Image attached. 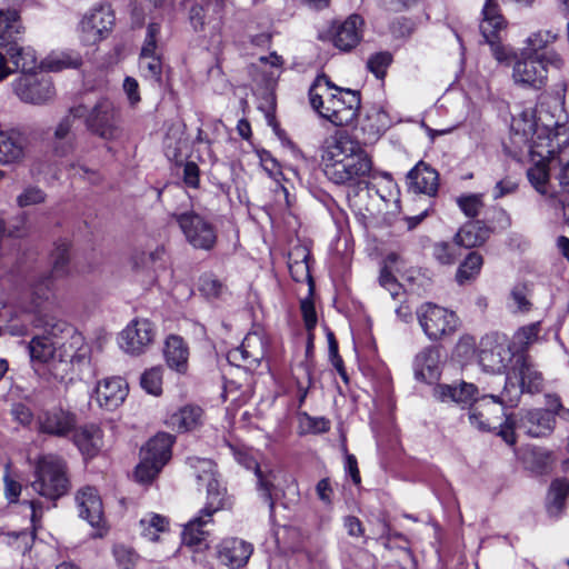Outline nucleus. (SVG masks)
<instances>
[{
    "instance_id": "obj_1",
    "label": "nucleus",
    "mask_w": 569,
    "mask_h": 569,
    "mask_svg": "<svg viewBox=\"0 0 569 569\" xmlns=\"http://www.w3.org/2000/svg\"><path fill=\"white\" fill-rule=\"evenodd\" d=\"M58 308V301L53 292L52 276H43L32 286L31 301L26 311L32 316L34 328L42 330L41 335L34 336L28 343L31 361L43 365L48 380L51 378V366L57 359L59 336L52 330L54 322H61L53 311Z\"/></svg>"
},
{
    "instance_id": "obj_2",
    "label": "nucleus",
    "mask_w": 569,
    "mask_h": 569,
    "mask_svg": "<svg viewBox=\"0 0 569 569\" xmlns=\"http://www.w3.org/2000/svg\"><path fill=\"white\" fill-rule=\"evenodd\" d=\"M512 129L529 142V152L536 160V166L527 172L529 181L538 192L546 193L549 181L547 163L556 161V148L569 144V123L557 121L553 127L539 126L532 113L525 111L519 119H513Z\"/></svg>"
},
{
    "instance_id": "obj_3",
    "label": "nucleus",
    "mask_w": 569,
    "mask_h": 569,
    "mask_svg": "<svg viewBox=\"0 0 569 569\" xmlns=\"http://www.w3.org/2000/svg\"><path fill=\"white\" fill-rule=\"evenodd\" d=\"M432 397L442 403L453 402L461 407H469L468 418L470 425L481 431H489L500 426L505 416V403L512 405L506 393L500 396L485 395L478 398V388L473 383L460 381L459 383H437L432 389Z\"/></svg>"
},
{
    "instance_id": "obj_4",
    "label": "nucleus",
    "mask_w": 569,
    "mask_h": 569,
    "mask_svg": "<svg viewBox=\"0 0 569 569\" xmlns=\"http://www.w3.org/2000/svg\"><path fill=\"white\" fill-rule=\"evenodd\" d=\"M321 159L326 177L336 184H356L372 169L359 142L339 132L326 140Z\"/></svg>"
},
{
    "instance_id": "obj_5",
    "label": "nucleus",
    "mask_w": 569,
    "mask_h": 569,
    "mask_svg": "<svg viewBox=\"0 0 569 569\" xmlns=\"http://www.w3.org/2000/svg\"><path fill=\"white\" fill-rule=\"evenodd\" d=\"M312 109L337 127L351 124L358 117L361 104L360 93L333 84L325 76H318L309 89Z\"/></svg>"
},
{
    "instance_id": "obj_6",
    "label": "nucleus",
    "mask_w": 569,
    "mask_h": 569,
    "mask_svg": "<svg viewBox=\"0 0 569 569\" xmlns=\"http://www.w3.org/2000/svg\"><path fill=\"white\" fill-rule=\"evenodd\" d=\"M52 330L59 336L57 359L51 366V378L62 382L74 371H81L90 361V347L81 333L66 321L54 322Z\"/></svg>"
},
{
    "instance_id": "obj_7",
    "label": "nucleus",
    "mask_w": 569,
    "mask_h": 569,
    "mask_svg": "<svg viewBox=\"0 0 569 569\" xmlns=\"http://www.w3.org/2000/svg\"><path fill=\"white\" fill-rule=\"evenodd\" d=\"M206 486L207 497L203 508L184 525L182 531V540L188 546H198L204 541L208 536L206 527L213 522V515L220 510L231 509L233 506L232 496L218 479L210 480Z\"/></svg>"
},
{
    "instance_id": "obj_8",
    "label": "nucleus",
    "mask_w": 569,
    "mask_h": 569,
    "mask_svg": "<svg viewBox=\"0 0 569 569\" xmlns=\"http://www.w3.org/2000/svg\"><path fill=\"white\" fill-rule=\"evenodd\" d=\"M31 488L41 497L57 500L70 489L66 461L56 455L40 457L34 467Z\"/></svg>"
},
{
    "instance_id": "obj_9",
    "label": "nucleus",
    "mask_w": 569,
    "mask_h": 569,
    "mask_svg": "<svg viewBox=\"0 0 569 569\" xmlns=\"http://www.w3.org/2000/svg\"><path fill=\"white\" fill-rule=\"evenodd\" d=\"M543 388V377L530 358L525 353L515 356L511 368L506 375L508 400L516 403L521 393H539Z\"/></svg>"
},
{
    "instance_id": "obj_10",
    "label": "nucleus",
    "mask_w": 569,
    "mask_h": 569,
    "mask_svg": "<svg viewBox=\"0 0 569 569\" xmlns=\"http://www.w3.org/2000/svg\"><path fill=\"white\" fill-rule=\"evenodd\" d=\"M174 438L169 433H158L141 449V461L134 470L136 480L150 483L171 458Z\"/></svg>"
},
{
    "instance_id": "obj_11",
    "label": "nucleus",
    "mask_w": 569,
    "mask_h": 569,
    "mask_svg": "<svg viewBox=\"0 0 569 569\" xmlns=\"http://www.w3.org/2000/svg\"><path fill=\"white\" fill-rule=\"evenodd\" d=\"M419 325L430 340H439L452 335L459 326V319L453 311L431 302L423 303L417 310Z\"/></svg>"
},
{
    "instance_id": "obj_12",
    "label": "nucleus",
    "mask_w": 569,
    "mask_h": 569,
    "mask_svg": "<svg viewBox=\"0 0 569 569\" xmlns=\"http://www.w3.org/2000/svg\"><path fill=\"white\" fill-rule=\"evenodd\" d=\"M174 217L187 241L193 248L210 250L214 247L217 230L210 221L193 211L176 214Z\"/></svg>"
},
{
    "instance_id": "obj_13",
    "label": "nucleus",
    "mask_w": 569,
    "mask_h": 569,
    "mask_svg": "<svg viewBox=\"0 0 569 569\" xmlns=\"http://www.w3.org/2000/svg\"><path fill=\"white\" fill-rule=\"evenodd\" d=\"M512 79L518 86L539 90L547 83L548 70L539 54L522 50L513 64Z\"/></svg>"
},
{
    "instance_id": "obj_14",
    "label": "nucleus",
    "mask_w": 569,
    "mask_h": 569,
    "mask_svg": "<svg viewBox=\"0 0 569 569\" xmlns=\"http://www.w3.org/2000/svg\"><path fill=\"white\" fill-rule=\"evenodd\" d=\"M12 87L18 98L26 103L43 104L56 96L51 79L43 74H21Z\"/></svg>"
},
{
    "instance_id": "obj_15",
    "label": "nucleus",
    "mask_w": 569,
    "mask_h": 569,
    "mask_svg": "<svg viewBox=\"0 0 569 569\" xmlns=\"http://www.w3.org/2000/svg\"><path fill=\"white\" fill-rule=\"evenodd\" d=\"M114 16L107 6H100L88 11L78 28L79 39L83 44L91 46L101 41L111 30Z\"/></svg>"
},
{
    "instance_id": "obj_16",
    "label": "nucleus",
    "mask_w": 569,
    "mask_h": 569,
    "mask_svg": "<svg viewBox=\"0 0 569 569\" xmlns=\"http://www.w3.org/2000/svg\"><path fill=\"white\" fill-rule=\"evenodd\" d=\"M84 117L87 127L92 133L104 140H114L119 137L118 114L110 100L100 99Z\"/></svg>"
},
{
    "instance_id": "obj_17",
    "label": "nucleus",
    "mask_w": 569,
    "mask_h": 569,
    "mask_svg": "<svg viewBox=\"0 0 569 569\" xmlns=\"http://www.w3.org/2000/svg\"><path fill=\"white\" fill-rule=\"evenodd\" d=\"M154 327L148 319H133L120 332L119 346L129 355L143 353L153 342Z\"/></svg>"
},
{
    "instance_id": "obj_18",
    "label": "nucleus",
    "mask_w": 569,
    "mask_h": 569,
    "mask_svg": "<svg viewBox=\"0 0 569 569\" xmlns=\"http://www.w3.org/2000/svg\"><path fill=\"white\" fill-rule=\"evenodd\" d=\"M516 426L529 437H547L555 429L556 418L549 410L542 408L526 409L517 415Z\"/></svg>"
},
{
    "instance_id": "obj_19",
    "label": "nucleus",
    "mask_w": 569,
    "mask_h": 569,
    "mask_svg": "<svg viewBox=\"0 0 569 569\" xmlns=\"http://www.w3.org/2000/svg\"><path fill=\"white\" fill-rule=\"evenodd\" d=\"M479 363L482 369L491 373H501L507 362L511 360V351L503 341L487 336L480 341Z\"/></svg>"
},
{
    "instance_id": "obj_20",
    "label": "nucleus",
    "mask_w": 569,
    "mask_h": 569,
    "mask_svg": "<svg viewBox=\"0 0 569 569\" xmlns=\"http://www.w3.org/2000/svg\"><path fill=\"white\" fill-rule=\"evenodd\" d=\"M129 392L128 383L121 377H108L98 381L93 399L101 408L113 410L127 398Z\"/></svg>"
},
{
    "instance_id": "obj_21",
    "label": "nucleus",
    "mask_w": 569,
    "mask_h": 569,
    "mask_svg": "<svg viewBox=\"0 0 569 569\" xmlns=\"http://www.w3.org/2000/svg\"><path fill=\"white\" fill-rule=\"evenodd\" d=\"M77 425L76 416L61 408H52L39 415V431L54 437H67Z\"/></svg>"
},
{
    "instance_id": "obj_22",
    "label": "nucleus",
    "mask_w": 569,
    "mask_h": 569,
    "mask_svg": "<svg viewBox=\"0 0 569 569\" xmlns=\"http://www.w3.org/2000/svg\"><path fill=\"white\" fill-rule=\"evenodd\" d=\"M363 20L358 14H351L341 23H335L330 30L333 46L341 51H350L362 38Z\"/></svg>"
},
{
    "instance_id": "obj_23",
    "label": "nucleus",
    "mask_w": 569,
    "mask_h": 569,
    "mask_svg": "<svg viewBox=\"0 0 569 569\" xmlns=\"http://www.w3.org/2000/svg\"><path fill=\"white\" fill-rule=\"evenodd\" d=\"M87 114V107L79 104L70 108L69 113L64 116L54 129V152L64 157L74 149V134L72 132L73 123L77 118H83Z\"/></svg>"
},
{
    "instance_id": "obj_24",
    "label": "nucleus",
    "mask_w": 569,
    "mask_h": 569,
    "mask_svg": "<svg viewBox=\"0 0 569 569\" xmlns=\"http://www.w3.org/2000/svg\"><path fill=\"white\" fill-rule=\"evenodd\" d=\"M415 378L426 383H433L441 376V350L429 346L422 349L415 358Z\"/></svg>"
},
{
    "instance_id": "obj_25",
    "label": "nucleus",
    "mask_w": 569,
    "mask_h": 569,
    "mask_svg": "<svg viewBox=\"0 0 569 569\" xmlns=\"http://www.w3.org/2000/svg\"><path fill=\"white\" fill-rule=\"evenodd\" d=\"M252 550V546L242 539L227 538L218 546V558L222 565L238 569L248 562Z\"/></svg>"
},
{
    "instance_id": "obj_26",
    "label": "nucleus",
    "mask_w": 569,
    "mask_h": 569,
    "mask_svg": "<svg viewBox=\"0 0 569 569\" xmlns=\"http://www.w3.org/2000/svg\"><path fill=\"white\" fill-rule=\"evenodd\" d=\"M76 501L81 518L86 519L92 527H101L103 523V507L96 488L83 487L76 496Z\"/></svg>"
},
{
    "instance_id": "obj_27",
    "label": "nucleus",
    "mask_w": 569,
    "mask_h": 569,
    "mask_svg": "<svg viewBox=\"0 0 569 569\" xmlns=\"http://www.w3.org/2000/svg\"><path fill=\"white\" fill-rule=\"evenodd\" d=\"M438 180V172L423 161L418 162L407 174L409 190L427 196H435L437 193Z\"/></svg>"
},
{
    "instance_id": "obj_28",
    "label": "nucleus",
    "mask_w": 569,
    "mask_h": 569,
    "mask_svg": "<svg viewBox=\"0 0 569 569\" xmlns=\"http://www.w3.org/2000/svg\"><path fill=\"white\" fill-rule=\"evenodd\" d=\"M263 357L262 342L257 335H248L240 347L231 349L227 358L230 363L257 366Z\"/></svg>"
},
{
    "instance_id": "obj_29",
    "label": "nucleus",
    "mask_w": 569,
    "mask_h": 569,
    "mask_svg": "<svg viewBox=\"0 0 569 569\" xmlns=\"http://www.w3.org/2000/svg\"><path fill=\"white\" fill-rule=\"evenodd\" d=\"M227 448L229 449L230 453L234 457V459L238 461V463L243 466L246 469L254 470V473L258 479V487L259 490L261 491L262 497L264 498V500H270L272 482L268 479L267 476L262 473L251 453L246 448H240L231 443H227Z\"/></svg>"
},
{
    "instance_id": "obj_30",
    "label": "nucleus",
    "mask_w": 569,
    "mask_h": 569,
    "mask_svg": "<svg viewBox=\"0 0 569 569\" xmlns=\"http://www.w3.org/2000/svg\"><path fill=\"white\" fill-rule=\"evenodd\" d=\"M506 26V19L501 14L497 1L487 0L482 8V19L479 26L483 38L491 39L493 36H499Z\"/></svg>"
},
{
    "instance_id": "obj_31",
    "label": "nucleus",
    "mask_w": 569,
    "mask_h": 569,
    "mask_svg": "<svg viewBox=\"0 0 569 569\" xmlns=\"http://www.w3.org/2000/svg\"><path fill=\"white\" fill-rule=\"evenodd\" d=\"M164 358L169 368L184 373L188 368L189 349L182 338L170 336L166 341Z\"/></svg>"
},
{
    "instance_id": "obj_32",
    "label": "nucleus",
    "mask_w": 569,
    "mask_h": 569,
    "mask_svg": "<svg viewBox=\"0 0 569 569\" xmlns=\"http://www.w3.org/2000/svg\"><path fill=\"white\" fill-rule=\"evenodd\" d=\"M24 158V143L16 132L0 131V164H13Z\"/></svg>"
},
{
    "instance_id": "obj_33",
    "label": "nucleus",
    "mask_w": 569,
    "mask_h": 569,
    "mask_svg": "<svg viewBox=\"0 0 569 569\" xmlns=\"http://www.w3.org/2000/svg\"><path fill=\"white\" fill-rule=\"evenodd\" d=\"M203 411L197 406H184L171 413L167 423L178 431H190L202 425Z\"/></svg>"
},
{
    "instance_id": "obj_34",
    "label": "nucleus",
    "mask_w": 569,
    "mask_h": 569,
    "mask_svg": "<svg viewBox=\"0 0 569 569\" xmlns=\"http://www.w3.org/2000/svg\"><path fill=\"white\" fill-rule=\"evenodd\" d=\"M73 442L83 456L93 457L102 447V432L96 425L84 426L76 430Z\"/></svg>"
},
{
    "instance_id": "obj_35",
    "label": "nucleus",
    "mask_w": 569,
    "mask_h": 569,
    "mask_svg": "<svg viewBox=\"0 0 569 569\" xmlns=\"http://www.w3.org/2000/svg\"><path fill=\"white\" fill-rule=\"evenodd\" d=\"M22 33L20 17L16 10H0V47L10 48Z\"/></svg>"
},
{
    "instance_id": "obj_36",
    "label": "nucleus",
    "mask_w": 569,
    "mask_h": 569,
    "mask_svg": "<svg viewBox=\"0 0 569 569\" xmlns=\"http://www.w3.org/2000/svg\"><path fill=\"white\" fill-rule=\"evenodd\" d=\"M81 66V54L72 50L53 51L40 62V67L50 72H59L64 69H78Z\"/></svg>"
},
{
    "instance_id": "obj_37",
    "label": "nucleus",
    "mask_w": 569,
    "mask_h": 569,
    "mask_svg": "<svg viewBox=\"0 0 569 569\" xmlns=\"http://www.w3.org/2000/svg\"><path fill=\"white\" fill-rule=\"evenodd\" d=\"M10 62L17 70H20L22 74H34L33 72L40 66L36 51L31 47H21L18 43H13L7 49Z\"/></svg>"
},
{
    "instance_id": "obj_38",
    "label": "nucleus",
    "mask_w": 569,
    "mask_h": 569,
    "mask_svg": "<svg viewBox=\"0 0 569 569\" xmlns=\"http://www.w3.org/2000/svg\"><path fill=\"white\" fill-rule=\"evenodd\" d=\"M490 230L480 221L466 223L457 232L455 240L458 246L473 248L481 246L489 238Z\"/></svg>"
},
{
    "instance_id": "obj_39",
    "label": "nucleus",
    "mask_w": 569,
    "mask_h": 569,
    "mask_svg": "<svg viewBox=\"0 0 569 569\" xmlns=\"http://www.w3.org/2000/svg\"><path fill=\"white\" fill-rule=\"evenodd\" d=\"M532 286L520 282L513 286L508 299V308L513 313H527L532 309Z\"/></svg>"
},
{
    "instance_id": "obj_40",
    "label": "nucleus",
    "mask_w": 569,
    "mask_h": 569,
    "mask_svg": "<svg viewBox=\"0 0 569 569\" xmlns=\"http://www.w3.org/2000/svg\"><path fill=\"white\" fill-rule=\"evenodd\" d=\"M569 495V482L567 479H556L551 482L547 510L552 517H558L565 508V500Z\"/></svg>"
},
{
    "instance_id": "obj_41",
    "label": "nucleus",
    "mask_w": 569,
    "mask_h": 569,
    "mask_svg": "<svg viewBox=\"0 0 569 569\" xmlns=\"http://www.w3.org/2000/svg\"><path fill=\"white\" fill-rule=\"evenodd\" d=\"M141 536L149 541H157L159 535L169 530V519L159 513H148L139 522Z\"/></svg>"
},
{
    "instance_id": "obj_42",
    "label": "nucleus",
    "mask_w": 569,
    "mask_h": 569,
    "mask_svg": "<svg viewBox=\"0 0 569 569\" xmlns=\"http://www.w3.org/2000/svg\"><path fill=\"white\" fill-rule=\"evenodd\" d=\"M483 264L482 257L477 252H470L466 259L460 263L457 273L456 280L459 284H465L469 281L476 279L479 274L481 267Z\"/></svg>"
},
{
    "instance_id": "obj_43",
    "label": "nucleus",
    "mask_w": 569,
    "mask_h": 569,
    "mask_svg": "<svg viewBox=\"0 0 569 569\" xmlns=\"http://www.w3.org/2000/svg\"><path fill=\"white\" fill-rule=\"evenodd\" d=\"M187 465L190 467L193 476L199 482L208 483L210 480L218 479L216 465L210 459L189 457L187 458Z\"/></svg>"
},
{
    "instance_id": "obj_44",
    "label": "nucleus",
    "mask_w": 569,
    "mask_h": 569,
    "mask_svg": "<svg viewBox=\"0 0 569 569\" xmlns=\"http://www.w3.org/2000/svg\"><path fill=\"white\" fill-rule=\"evenodd\" d=\"M540 331V321L519 328L513 335V346L523 353L533 342L538 341Z\"/></svg>"
},
{
    "instance_id": "obj_45",
    "label": "nucleus",
    "mask_w": 569,
    "mask_h": 569,
    "mask_svg": "<svg viewBox=\"0 0 569 569\" xmlns=\"http://www.w3.org/2000/svg\"><path fill=\"white\" fill-rule=\"evenodd\" d=\"M559 38V33L552 30H539L530 34L527 40V48L523 51H528L532 54H539L540 50L546 49L549 44L553 43Z\"/></svg>"
},
{
    "instance_id": "obj_46",
    "label": "nucleus",
    "mask_w": 569,
    "mask_h": 569,
    "mask_svg": "<svg viewBox=\"0 0 569 569\" xmlns=\"http://www.w3.org/2000/svg\"><path fill=\"white\" fill-rule=\"evenodd\" d=\"M293 379L298 389L299 406H301L312 385L311 369L307 362H301L293 369Z\"/></svg>"
},
{
    "instance_id": "obj_47",
    "label": "nucleus",
    "mask_w": 569,
    "mask_h": 569,
    "mask_svg": "<svg viewBox=\"0 0 569 569\" xmlns=\"http://www.w3.org/2000/svg\"><path fill=\"white\" fill-rule=\"evenodd\" d=\"M52 258V273L56 277H63L69 272V244L67 242H59L51 254Z\"/></svg>"
},
{
    "instance_id": "obj_48",
    "label": "nucleus",
    "mask_w": 569,
    "mask_h": 569,
    "mask_svg": "<svg viewBox=\"0 0 569 569\" xmlns=\"http://www.w3.org/2000/svg\"><path fill=\"white\" fill-rule=\"evenodd\" d=\"M139 70L144 79L160 83L162 74L161 56L139 57Z\"/></svg>"
},
{
    "instance_id": "obj_49",
    "label": "nucleus",
    "mask_w": 569,
    "mask_h": 569,
    "mask_svg": "<svg viewBox=\"0 0 569 569\" xmlns=\"http://www.w3.org/2000/svg\"><path fill=\"white\" fill-rule=\"evenodd\" d=\"M198 289L207 299H217L223 295L226 287L214 274L204 273L199 278Z\"/></svg>"
},
{
    "instance_id": "obj_50",
    "label": "nucleus",
    "mask_w": 569,
    "mask_h": 569,
    "mask_svg": "<svg viewBox=\"0 0 569 569\" xmlns=\"http://www.w3.org/2000/svg\"><path fill=\"white\" fill-rule=\"evenodd\" d=\"M140 385L148 393L159 396L162 392V369L154 367L146 370L141 376Z\"/></svg>"
},
{
    "instance_id": "obj_51",
    "label": "nucleus",
    "mask_w": 569,
    "mask_h": 569,
    "mask_svg": "<svg viewBox=\"0 0 569 569\" xmlns=\"http://www.w3.org/2000/svg\"><path fill=\"white\" fill-rule=\"evenodd\" d=\"M160 24L151 22L147 27L146 38L141 48L140 57L160 56L158 40L160 36Z\"/></svg>"
},
{
    "instance_id": "obj_52",
    "label": "nucleus",
    "mask_w": 569,
    "mask_h": 569,
    "mask_svg": "<svg viewBox=\"0 0 569 569\" xmlns=\"http://www.w3.org/2000/svg\"><path fill=\"white\" fill-rule=\"evenodd\" d=\"M112 555L120 569H133L139 559L136 551L124 545H116L112 549Z\"/></svg>"
},
{
    "instance_id": "obj_53",
    "label": "nucleus",
    "mask_w": 569,
    "mask_h": 569,
    "mask_svg": "<svg viewBox=\"0 0 569 569\" xmlns=\"http://www.w3.org/2000/svg\"><path fill=\"white\" fill-rule=\"evenodd\" d=\"M392 62L391 53L387 51L377 52L367 61V68L370 72H372L376 78L383 79L387 72L388 67Z\"/></svg>"
},
{
    "instance_id": "obj_54",
    "label": "nucleus",
    "mask_w": 569,
    "mask_h": 569,
    "mask_svg": "<svg viewBox=\"0 0 569 569\" xmlns=\"http://www.w3.org/2000/svg\"><path fill=\"white\" fill-rule=\"evenodd\" d=\"M46 192L36 186H29L17 197V204L21 208L39 204L46 201Z\"/></svg>"
},
{
    "instance_id": "obj_55",
    "label": "nucleus",
    "mask_w": 569,
    "mask_h": 569,
    "mask_svg": "<svg viewBox=\"0 0 569 569\" xmlns=\"http://www.w3.org/2000/svg\"><path fill=\"white\" fill-rule=\"evenodd\" d=\"M569 144H562L560 148H556V160L560 166V171L556 179L563 191H569V158L566 157L565 149Z\"/></svg>"
},
{
    "instance_id": "obj_56",
    "label": "nucleus",
    "mask_w": 569,
    "mask_h": 569,
    "mask_svg": "<svg viewBox=\"0 0 569 569\" xmlns=\"http://www.w3.org/2000/svg\"><path fill=\"white\" fill-rule=\"evenodd\" d=\"M457 247L448 242H438L433 246V257L441 264H452L458 257Z\"/></svg>"
},
{
    "instance_id": "obj_57",
    "label": "nucleus",
    "mask_w": 569,
    "mask_h": 569,
    "mask_svg": "<svg viewBox=\"0 0 569 569\" xmlns=\"http://www.w3.org/2000/svg\"><path fill=\"white\" fill-rule=\"evenodd\" d=\"M301 427L307 432L325 433L330 429V421L323 417H311L303 413L301 416Z\"/></svg>"
},
{
    "instance_id": "obj_58",
    "label": "nucleus",
    "mask_w": 569,
    "mask_h": 569,
    "mask_svg": "<svg viewBox=\"0 0 569 569\" xmlns=\"http://www.w3.org/2000/svg\"><path fill=\"white\" fill-rule=\"evenodd\" d=\"M457 203L461 211L469 218L477 217L482 208V201L479 194L460 197L458 198Z\"/></svg>"
},
{
    "instance_id": "obj_59",
    "label": "nucleus",
    "mask_w": 569,
    "mask_h": 569,
    "mask_svg": "<svg viewBox=\"0 0 569 569\" xmlns=\"http://www.w3.org/2000/svg\"><path fill=\"white\" fill-rule=\"evenodd\" d=\"M519 182L512 177H506L499 180L492 189L495 200L515 193L518 190Z\"/></svg>"
},
{
    "instance_id": "obj_60",
    "label": "nucleus",
    "mask_w": 569,
    "mask_h": 569,
    "mask_svg": "<svg viewBox=\"0 0 569 569\" xmlns=\"http://www.w3.org/2000/svg\"><path fill=\"white\" fill-rule=\"evenodd\" d=\"M379 282L390 292L392 298H397L400 295L401 286L387 268L381 270Z\"/></svg>"
},
{
    "instance_id": "obj_61",
    "label": "nucleus",
    "mask_w": 569,
    "mask_h": 569,
    "mask_svg": "<svg viewBox=\"0 0 569 569\" xmlns=\"http://www.w3.org/2000/svg\"><path fill=\"white\" fill-rule=\"evenodd\" d=\"M4 481V496L9 502H17L21 493V485L12 479L7 472L3 477Z\"/></svg>"
},
{
    "instance_id": "obj_62",
    "label": "nucleus",
    "mask_w": 569,
    "mask_h": 569,
    "mask_svg": "<svg viewBox=\"0 0 569 569\" xmlns=\"http://www.w3.org/2000/svg\"><path fill=\"white\" fill-rule=\"evenodd\" d=\"M122 87L131 106H136L140 102L139 84L134 78L126 77Z\"/></svg>"
},
{
    "instance_id": "obj_63",
    "label": "nucleus",
    "mask_w": 569,
    "mask_h": 569,
    "mask_svg": "<svg viewBox=\"0 0 569 569\" xmlns=\"http://www.w3.org/2000/svg\"><path fill=\"white\" fill-rule=\"evenodd\" d=\"M199 167L189 161L183 168V181L188 187L197 188L199 186Z\"/></svg>"
},
{
    "instance_id": "obj_64",
    "label": "nucleus",
    "mask_w": 569,
    "mask_h": 569,
    "mask_svg": "<svg viewBox=\"0 0 569 569\" xmlns=\"http://www.w3.org/2000/svg\"><path fill=\"white\" fill-rule=\"evenodd\" d=\"M11 413L16 421L23 426H28L32 421L31 410L23 403H14L11 409Z\"/></svg>"
}]
</instances>
